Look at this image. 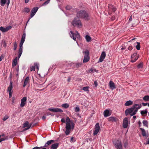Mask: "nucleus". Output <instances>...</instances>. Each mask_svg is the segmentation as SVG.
Returning <instances> with one entry per match:
<instances>
[{
  "mask_svg": "<svg viewBox=\"0 0 149 149\" xmlns=\"http://www.w3.org/2000/svg\"><path fill=\"white\" fill-rule=\"evenodd\" d=\"M141 106L138 104H135L133 107L127 109L125 111L126 116L129 114L131 116L135 115L137 112L138 109H140Z\"/></svg>",
  "mask_w": 149,
  "mask_h": 149,
  "instance_id": "nucleus-1",
  "label": "nucleus"
},
{
  "mask_svg": "<svg viewBox=\"0 0 149 149\" xmlns=\"http://www.w3.org/2000/svg\"><path fill=\"white\" fill-rule=\"evenodd\" d=\"M66 125L65 128L66 130L65 132L66 135H68L69 134L72 129L73 130L74 127V124L73 122H71L70 118L67 117L66 119Z\"/></svg>",
  "mask_w": 149,
  "mask_h": 149,
  "instance_id": "nucleus-2",
  "label": "nucleus"
},
{
  "mask_svg": "<svg viewBox=\"0 0 149 149\" xmlns=\"http://www.w3.org/2000/svg\"><path fill=\"white\" fill-rule=\"evenodd\" d=\"M77 16L79 18L83 19L85 20H88L90 19L89 14L84 10H81L78 12L77 13Z\"/></svg>",
  "mask_w": 149,
  "mask_h": 149,
  "instance_id": "nucleus-3",
  "label": "nucleus"
},
{
  "mask_svg": "<svg viewBox=\"0 0 149 149\" xmlns=\"http://www.w3.org/2000/svg\"><path fill=\"white\" fill-rule=\"evenodd\" d=\"M72 25L74 27L81 28L82 26V24L79 18L77 17L74 18L71 23Z\"/></svg>",
  "mask_w": 149,
  "mask_h": 149,
  "instance_id": "nucleus-4",
  "label": "nucleus"
},
{
  "mask_svg": "<svg viewBox=\"0 0 149 149\" xmlns=\"http://www.w3.org/2000/svg\"><path fill=\"white\" fill-rule=\"evenodd\" d=\"M83 53L85 54L83 62L86 63L89 61L90 59L89 51L88 50L86 49L85 51H83Z\"/></svg>",
  "mask_w": 149,
  "mask_h": 149,
  "instance_id": "nucleus-5",
  "label": "nucleus"
},
{
  "mask_svg": "<svg viewBox=\"0 0 149 149\" xmlns=\"http://www.w3.org/2000/svg\"><path fill=\"white\" fill-rule=\"evenodd\" d=\"M116 10V7L112 4H109L108 6V12L109 14H111L112 12H115Z\"/></svg>",
  "mask_w": 149,
  "mask_h": 149,
  "instance_id": "nucleus-6",
  "label": "nucleus"
},
{
  "mask_svg": "<svg viewBox=\"0 0 149 149\" xmlns=\"http://www.w3.org/2000/svg\"><path fill=\"white\" fill-rule=\"evenodd\" d=\"M23 42H20L19 44V48L18 51V55L17 57L18 59L20 58L22 53L23 45Z\"/></svg>",
  "mask_w": 149,
  "mask_h": 149,
  "instance_id": "nucleus-7",
  "label": "nucleus"
},
{
  "mask_svg": "<svg viewBox=\"0 0 149 149\" xmlns=\"http://www.w3.org/2000/svg\"><path fill=\"white\" fill-rule=\"evenodd\" d=\"M23 42H20L19 44V48L18 51V55L17 57L18 59L20 58L22 53L23 45Z\"/></svg>",
  "mask_w": 149,
  "mask_h": 149,
  "instance_id": "nucleus-8",
  "label": "nucleus"
},
{
  "mask_svg": "<svg viewBox=\"0 0 149 149\" xmlns=\"http://www.w3.org/2000/svg\"><path fill=\"white\" fill-rule=\"evenodd\" d=\"M23 42H20L19 44V48L18 51V55L17 57L18 59L20 58L22 53L23 45Z\"/></svg>",
  "mask_w": 149,
  "mask_h": 149,
  "instance_id": "nucleus-9",
  "label": "nucleus"
},
{
  "mask_svg": "<svg viewBox=\"0 0 149 149\" xmlns=\"http://www.w3.org/2000/svg\"><path fill=\"white\" fill-rule=\"evenodd\" d=\"M38 10V8L37 7H34L32 9L31 11V14L30 15V17L29 19L28 22L29 21L31 18L34 15Z\"/></svg>",
  "mask_w": 149,
  "mask_h": 149,
  "instance_id": "nucleus-10",
  "label": "nucleus"
},
{
  "mask_svg": "<svg viewBox=\"0 0 149 149\" xmlns=\"http://www.w3.org/2000/svg\"><path fill=\"white\" fill-rule=\"evenodd\" d=\"M95 130L94 131L93 134L94 135H97L100 129V127L99 126V124L98 123H97L95 125Z\"/></svg>",
  "mask_w": 149,
  "mask_h": 149,
  "instance_id": "nucleus-11",
  "label": "nucleus"
},
{
  "mask_svg": "<svg viewBox=\"0 0 149 149\" xmlns=\"http://www.w3.org/2000/svg\"><path fill=\"white\" fill-rule=\"evenodd\" d=\"M48 110L49 111H50L55 112L61 113L63 111L62 109L58 108H49L48 109Z\"/></svg>",
  "mask_w": 149,
  "mask_h": 149,
  "instance_id": "nucleus-12",
  "label": "nucleus"
},
{
  "mask_svg": "<svg viewBox=\"0 0 149 149\" xmlns=\"http://www.w3.org/2000/svg\"><path fill=\"white\" fill-rule=\"evenodd\" d=\"M106 56V53L105 52L103 51L99 58V60L98 63H100L102 62L103 61L104 59L105 58Z\"/></svg>",
  "mask_w": 149,
  "mask_h": 149,
  "instance_id": "nucleus-13",
  "label": "nucleus"
},
{
  "mask_svg": "<svg viewBox=\"0 0 149 149\" xmlns=\"http://www.w3.org/2000/svg\"><path fill=\"white\" fill-rule=\"evenodd\" d=\"M128 124V118H127L126 117L124 118L123 121V127L125 128H126L127 127Z\"/></svg>",
  "mask_w": 149,
  "mask_h": 149,
  "instance_id": "nucleus-14",
  "label": "nucleus"
},
{
  "mask_svg": "<svg viewBox=\"0 0 149 149\" xmlns=\"http://www.w3.org/2000/svg\"><path fill=\"white\" fill-rule=\"evenodd\" d=\"M26 97H23L21 100V103L20 104V107H23L25 105L26 103Z\"/></svg>",
  "mask_w": 149,
  "mask_h": 149,
  "instance_id": "nucleus-15",
  "label": "nucleus"
},
{
  "mask_svg": "<svg viewBox=\"0 0 149 149\" xmlns=\"http://www.w3.org/2000/svg\"><path fill=\"white\" fill-rule=\"evenodd\" d=\"M118 142L116 143L115 144V147L117 149H122V143L120 141H118Z\"/></svg>",
  "mask_w": 149,
  "mask_h": 149,
  "instance_id": "nucleus-16",
  "label": "nucleus"
},
{
  "mask_svg": "<svg viewBox=\"0 0 149 149\" xmlns=\"http://www.w3.org/2000/svg\"><path fill=\"white\" fill-rule=\"evenodd\" d=\"M36 68L38 70L39 68V64L37 63H35L34 64V65L32 66L30 68V71H35V68Z\"/></svg>",
  "mask_w": 149,
  "mask_h": 149,
  "instance_id": "nucleus-17",
  "label": "nucleus"
},
{
  "mask_svg": "<svg viewBox=\"0 0 149 149\" xmlns=\"http://www.w3.org/2000/svg\"><path fill=\"white\" fill-rule=\"evenodd\" d=\"M32 125V124L30 123L29 124V123L28 121H26L25 122L24 124V127H27L26 128L25 130H27L29 129Z\"/></svg>",
  "mask_w": 149,
  "mask_h": 149,
  "instance_id": "nucleus-18",
  "label": "nucleus"
},
{
  "mask_svg": "<svg viewBox=\"0 0 149 149\" xmlns=\"http://www.w3.org/2000/svg\"><path fill=\"white\" fill-rule=\"evenodd\" d=\"M70 33L69 34L70 37L74 40L76 41V38H77V36H76V35H75V33L72 31H70Z\"/></svg>",
  "mask_w": 149,
  "mask_h": 149,
  "instance_id": "nucleus-19",
  "label": "nucleus"
},
{
  "mask_svg": "<svg viewBox=\"0 0 149 149\" xmlns=\"http://www.w3.org/2000/svg\"><path fill=\"white\" fill-rule=\"evenodd\" d=\"M109 87L112 90H113L116 88L114 83L112 81H110L109 82Z\"/></svg>",
  "mask_w": 149,
  "mask_h": 149,
  "instance_id": "nucleus-20",
  "label": "nucleus"
},
{
  "mask_svg": "<svg viewBox=\"0 0 149 149\" xmlns=\"http://www.w3.org/2000/svg\"><path fill=\"white\" fill-rule=\"evenodd\" d=\"M140 129L141 131V134L143 136H146V137H148V134H146V131L144 129L141 128H140Z\"/></svg>",
  "mask_w": 149,
  "mask_h": 149,
  "instance_id": "nucleus-21",
  "label": "nucleus"
},
{
  "mask_svg": "<svg viewBox=\"0 0 149 149\" xmlns=\"http://www.w3.org/2000/svg\"><path fill=\"white\" fill-rule=\"evenodd\" d=\"M104 116L106 117L108 116L111 115V114L109 113V110L108 109H106L104 111Z\"/></svg>",
  "mask_w": 149,
  "mask_h": 149,
  "instance_id": "nucleus-22",
  "label": "nucleus"
},
{
  "mask_svg": "<svg viewBox=\"0 0 149 149\" xmlns=\"http://www.w3.org/2000/svg\"><path fill=\"white\" fill-rule=\"evenodd\" d=\"M29 77H27L25 79L23 85L24 87H25L29 83Z\"/></svg>",
  "mask_w": 149,
  "mask_h": 149,
  "instance_id": "nucleus-23",
  "label": "nucleus"
},
{
  "mask_svg": "<svg viewBox=\"0 0 149 149\" xmlns=\"http://www.w3.org/2000/svg\"><path fill=\"white\" fill-rule=\"evenodd\" d=\"M13 88L12 82L10 81V85L8 88V91L9 92H12V90Z\"/></svg>",
  "mask_w": 149,
  "mask_h": 149,
  "instance_id": "nucleus-24",
  "label": "nucleus"
},
{
  "mask_svg": "<svg viewBox=\"0 0 149 149\" xmlns=\"http://www.w3.org/2000/svg\"><path fill=\"white\" fill-rule=\"evenodd\" d=\"M58 143L53 144L51 146V149H56L58 147Z\"/></svg>",
  "mask_w": 149,
  "mask_h": 149,
  "instance_id": "nucleus-25",
  "label": "nucleus"
},
{
  "mask_svg": "<svg viewBox=\"0 0 149 149\" xmlns=\"http://www.w3.org/2000/svg\"><path fill=\"white\" fill-rule=\"evenodd\" d=\"M108 120L109 121L116 122L118 119L113 117H111L108 118Z\"/></svg>",
  "mask_w": 149,
  "mask_h": 149,
  "instance_id": "nucleus-26",
  "label": "nucleus"
},
{
  "mask_svg": "<svg viewBox=\"0 0 149 149\" xmlns=\"http://www.w3.org/2000/svg\"><path fill=\"white\" fill-rule=\"evenodd\" d=\"M17 64V57H16L13 61L12 65L13 66H15Z\"/></svg>",
  "mask_w": 149,
  "mask_h": 149,
  "instance_id": "nucleus-27",
  "label": "nucleus"
},
{
  "mask_svg": "<svg viewBox=\"0 0 149 149\" xmlns=\"http://www.w3.org/2000/svg\"><path fill=\"white\" fill-rule=\"evenodd\" d=\"M133 103L132 102L131 100H129L127 101L125 104V105L126 106H130L132 105Z\"/></svg>",
  "mask_w": 149,
  "mask_h": 149,
  "instance_id": "nucleus-28",
  "label": "nucleus"
},
{
  "mask_svg": "<svg viewBox=\"0 0 149 149\" xmlns=\"http://www.w3.org/2000/svg\"><path fill=\"white\" fill-rule=\"evenodd\" d=\"M69 105L68 103H64L62 104L61 106L62 107L65 109L68 108L69 107Z\"/></svg>",
  "mask_w": 149,
  "mask_h": 149,
  "instance_id": "nucleus-29",
  "label": "nucleus"
},
{
  "mask_svg": "<svg viewBox=\"0 0 149 149\" xmlns=\"http://www.w3.org/2000/svg\"><path fill=\"white\" fill-rule=\"evenodd\" d=\"M85 38L87 42H89L91 40V38L88 35H87L85 36Z\"/></svg>",
  "mask_w": 149,
  "mask_h": 149,
  "instance_id": "nucleus-30",
  "label": "nucleus"
},
{
  "mask_svg": "<svg viewBox=\"0 0 149 149\" xmlns=\"http://www.w3.org/2000/svg\"><path fill=\"white\" fill-rule=\"evenodd\" d=\"M143 123L144 126L147 127H148V122L146 120H143Z\"/></svg>",
  "mask_w": 149,
  "mask_h": 149,
  "instance_id": "nucleus-31",
  "label": "nucleus"
},
{
  "mask_svg": "<svg viewBox=\"0 0 149 149\" xmlns=\"http://www.w3.org/2000/svg\"><path fill=\"white\" fill-rule=\"evenodd\" d=\"M143 99L145 101H149V96L146 95L144 96L143 97Z\"/></svg>",
  "mask_w": 149,
  "mask_h": 149,
  "instance_id": "nucleus-32",
  "label": "nucleus"
},
{
  "mask_svg": "<svg viewBox=\"0 0 149 149\" xmlns=\"http://www.w3.org/2000/svg\"><path fill=\"white\" fill-rule=\"evenodd\" d=\"M6 0H1L0 4L1 6H3L4 5L6 2Z\"/></svg>",
  "mask_w": 149,
  "mask_h": 149,
  "instance_id": "nucleus-33",
  "label": "nucleus"
},
{
  "mask_svg": "<svg viewBox=\"0 0 149 149\" xmlns=\"http://www.w3.org/2000/svg\"><path fill=\"white\" fill-rule=\"evenodd\" d=\"M82 63H76L75 65H74V67H75L76 68H78L81 65Z\"/></svg>",
  "mask_w": 149,
  "mask_h": 149,
  "instance_id": "nucleus-34",
  "label": "nucleus"
},
{
  "mask_svg": "<svg viewBox=\"0 0 149 149\" xmlns=\"http://www.w3.org/2000/svg\"><path fill=\"white\" fill-rule=\"evenodd\" d=\"M137 45H136V48L137 50H139L140 49V43L138 42H137Z\"/></svg>",
  "mask_w": 149,
  "mask_h": 149,
  "instance_id": "nucleus-35",
  "label": "nucleus"
},
{
  "mask_svg": "<svg viewBox=\"0 0 149 149\" xmlns=\"http://www.w3.org/2000/svg\"><path fill=\"white\" fill-rule=\"evenodd\" d=\"M147 113L148 111L146 110H142L141 112V114L142 115L146 114Z\"/></svg>",
  "mask_w": 149,
  "mask_h": 149,
  "instance_id": "nucleus-36",
  "label": "nucleus"
},
{
  "mask_svg": "<svg viewBox=\"0 0 149 149\" xmlns=\"http://www.w3.org/2000/svg\"><path fill=\"white\" fill-rule=\"evenodd\" d=\"M17 47V44L16 41L14 43V48L13 49L14 51L16 50Z\"/></svg>",
  "mask_w": 149,
  "mask_h": 149,
  "instance_id": "nucleus-37",
  "label": "nucleus"
},
{
  "mask_svg": "<svg viewBox=\"0 0 149 149\" xmlns=\"http://www.w3.org/2000/svg\"><path fill=\"white\" fill-rule=\"evenodd\" d=\"M0 30L3 32H6V28H4L2 26L0 27Z\"/></svg>",
  "mask_w": 149,
  "mask_h": 149,
  "instance_id": "nucleus-38",
  "label": "nucleus"
},
{
  "mask_svg": "<svg viewBox=\"0 0 149 149\" xmlns=\"http://www.w3.org/2000/svg\"><path fill=\"white\" fill-rule=\"evenodd\" d=\"M74 110L75 112H78L80 111V109L79 107L77 106L75 107L74 109Z\"/></svg>",
  "mask_w": 149,
  "mask_h": 149,
  "instance_id": "nucleus-39",
  "label": "nucleus"
},
{
  "mask_svg": "<svg viewBox=\"0 0 149 149\" xmlns=\"http://www.w3.org/2000/svg\"><path fill=\"white\" fill-rule=\"evenodd\" d=\"M30 11V9L27 7H25L24 8V11L27 13H28Z\"/></svg>",
  "mask_w": 149,
  "mask_h": 149,
  "instance_id": "nucleus-40",
  "label": "nucleus"
},
{
  "mask_svg": "<svg viewBox=\"0 0 149 149\" xmlns=\"http://www.w3.org/2000/svg\"><path fill=\"white\" fill-rule=\"evenodd\" d=\"M143 64L142 63H141L137 66V67L138 68H141L143 67Z\"/></svg>",
  "mask_w": 149,
  "mask_h": 149,
  "instance_id": "nucleus-41",
  "label": "nucleus"
},
{
  "mask_svg": "<svg viewBox=\"0 0 149 149\" xmlns=\"http://www.w3.org/2000/svg\"><path fill=\"white\" fill-rule=\"evenodd\" d=\"M82 90L85 91H88V86L84 87L83 88Z\"/></svg>",
  "mask_w": 149,
  "mask_h": 149,
  "instance_id": "nucleus-42",
  "label": "nucleus"
},
{
  "mask_svg": "<svg viewBox=\"0 0 149 149\" xmlns=\"http://www.w3.org/2000/svg\"><path fill=\"white\" fill-rule=\"evenodd\" d=\"M9 118V116L7 115H5L4 116L3 118V121H6V120H7Z\"/></svg>",
  "mask_w": 149,
  "mask_h": 149,
  "instance_id": "nucleus-43",
  "label": "nucleus"
},
{
  "mask_svg": "<svg viewBox=\"0 0 149 149\" xmlns=\"http://www.w3.org/2000/svg\"><path fill=\"white\" fill-rule=\"evenodd\" d=\"M11 28H12V26H7L6 28V32L8 31V30H9Z\"/></svg>",
  "mask_w": 149,
  "mask_h": 149,
  "instance_id": "nucleus-44",
  "label": "nucleus"
},
{
  "mask_svg": "<svg viewBox=\"0 0 149 149\" xmlns=\"http://www.w3.org/2000/svg\"><path fill=\"white\" fill-rule=\"evenodd\" d=\"M137 54L136 53H134L133 54H132L131 55V57L132 58H134L135 56H137Z\"/></svg>",
  "mask_w": 149,
  "mask_h": 149,
  "instance_id": "nucleus-45",
  "label": "nucleus"
},
{
  "mask_svg": "<svg viewBox=\"0 0 149 149\" xmlns=\"http://www.w3.org/2000/svg\"><path fill=\"white\" fill-rule=\"evenodd\" d=\"M75 35H76V36H77V38H78L80 37V35L79 33L77 31H76L75 32Z\"/></svg>",
  "mask_w": 149,
  "mask_h": 149,
  "instance_id": "nucleus-46",
  "label": "nucleus"
},
{
  "mask_svg": "<svg viewBox=\"0 0 149 149\" xmlns=\"http://www.w3.org/2000/svg\"><path fill=\"white\" fill-rule=\"evenodd\" d=\"M128 143L127 141H126L124 143V147L125 148H126L128 146Z\"/></svg>",
  "mask_w": 149,
  "mask_h": 149,
  "instance_id": "nucleus-47",
  "label": "nucleus"
},
{
  "mask_svg": "<svg viewBox=\"0 0 149 149\" xmlns=\"http://www.w3.org/2000/svg\"><path fill=\"white\" fill-rule=\"evenodd\" d=\"M54 141L53 140H51L47 141V145H49L52 142H53Z\"/></svg>",
  "mask_w": 149,
  "mask_h": 149,
  "instance_id": "nucleus-48",
  "label": "nucleus"
},
{
  "mask_svg": "<svg viewBox=\"0 0 149 149\" xmlns=\"http://www.w3.org/2000/svg\"><path fill=\"white\" fill-rule=\"evenodd\" d=\"M75 141L74 140V138L73 137H72L71 138V139H70V142L71 143H72L73 142H74Z\"/></svg>",
  "mask_w": 149,
  "mask_h": 149,
  "instance_id": "nucleus-49",
  "label": "nucleus"
},
{
  "mask_svg": "<svg viewBox=\"0 0 149 149\" xmlns=\"http://www.w3.org/2000/svg\"><path fill=\"white\" fill-rule=\"evenodd\" d=\"M4 57V56L3 54H2L0 57V61H1L2 60L3 58Z\"/></svg>",
  "mask_w": 149,
  "mask_h": 149,
  "instance_id": "nucleus-50",
  "label": "nucleus"
},
{
  "mask_svg": "<svg viewBox=\"0 0 149 149\" xmlns=\"http://www.w3.org/2000/svg\"><path fill=\"white\" fill-rule=\"evenodd\" d=\"M66 9L67 10H70L71 9V8L69 6H67L65 7Z\"/></svg>",
  "mask_w": 149,
  "mask_h": 149,
  "instance_id": "nucleus-51",
  "label": "nucleus"
},
{
  "mask_svg": "<svg viewBox=\"0 0 149 149\" xmlns=\"http://www.w3.org/2000/svg\"><path fill=\"white\" fill-rule=\"evenodd\" d=\"M116 17L114 16H112L111 18V20L113 21L115 20L116 19Z\"/></svg>",
  "mask_w": 149,
  "mask_h": 149,
  "instance_id": "nucleus-52",
  "label": "nucleus"
},
{
  "mask_svg": "<svg viewBox=\"0 0 149 149\" xmlns=\"http://www.w3.org/2000/svg\"><path fill=\"white\" fill-rule=\"evenodd\" d=\"M128 49L129 50H131L132 49V47L131 46H130L128 47Z\"/></svg>",
  "mask_w": 149,
  "mask_h": 149,
  "instance_id": "nucleus-53",
  "label": "nucleus"
},
{
  "mask_svg": "<svg viewBox=\"0 0 149 149\" xmlns=\"http://www.w3.org/2000/svg\"><path fill=\"white\" fill-rule=\"evenodd\" d=\"M122 48H121V50H124L126 49V47L125 46L123 45L121 46Z\"/></svg>",
  "mask_w": 149,
  "mask_h": 149,
  "instance_id": "nucleus-54",
  "label": "nucleus"
},
{
  "mask_svg": "<svg viewBox=\"0 0 149 149\" xmlns=\"http://www.w3.org/2000/svg\"><path fill=\"white\" fill-rule=\"evenodd\" d=\"M94 84L95 86L97 87V86L98 85V83H97V82L96 81H94Z\"/></svg>",
  "mask_w": 149,
  "mask_h": 149,
  "instance_id": "nucleus-55",
  "label": "nucleus"
},
{
  "mask_svg": "<svg viewBox=\"0 0 149 149\" xmlns=\"http://www.w3.org/2000/svg\"><path fill=\"white\" fill-rule=\"evenodd\" d=\"M61 121L63 122V123H65V119H64V118H62L61 120Z\"/></svg>",
  "mask_w": 149,
  "mask_h": 149,
  "instance_id": "nucleus-56",
  "label": "nucleus"
},
{
  "mask_svg": "<svg viewBox=\"0 0 149 149\" xmlns=\"http://www.w3.org/2000/svg\"><path fill=\"white\" fill-rule=\"evenodd\" d=\"M12 92H9V98H10L12 97Z\"/></svg>",
  "mask_w": 149,
  "mask_h": 149,
  "instance_id": "nucleus-57",
  "label": "nucleus"
},
{
  "mask_svg": "<svg viewBox=\"0 0 149 149\" xmlns=\"http://www.w3.org/2000/svg\"><path fill=\"white\" fill-rule=\"evenodd\" d=\"M26 37V34L25 33H24L22 35V38H25Z\"/></svg>",
  "mask_w": 149,
  "mask_h": 149,
  "instance_id": "nucleus-58",
  "label": "nucleus"
},
{
  "mask_svg": "<svg viewBox=\"0 0 149 149\" xmlns=\"http://www.w3.org/2000/svg\"><path fill=\"white\" fill-rule=\"evenodd\" d=\"M148 104L147 103H142V104L143 106H145L148 105Z\"/></svg>",
  "mask_w": 149,
  "mask_h": 149,
  "instance_id": "nucleus-59",
  "label": "nucleus"
},
{
  "mask_svg": "<svg viewBox=\"0 0 149 149\" xmlns=\"http://www.w3.org/2000/svg\"><path fill=\"white\" fill-rule=\"evenodd\" d=\"M25 38H22L21 42H24L25 41Z\"/></svg>",
  "mask_w": 149,
  "mask_h": 149,
  "instance_id": "nucleus-60",
  "label": "nucleus"
},
{
  "mask_svg": "<svg viewBox=\"0 0 149 149\" xmlns=\"http://www.w3.org/2000/svg\"><path fill=\"white\" fill-rule=\"evenodd\" d=\"M47 4V1H45L44 3L42 4V6H45Z\"/></svg>",
  "mask_w": 149,
  "mask_h": 149,
  "instance_id": "nucleus-61",
  "label": "nucleus"
},
{
  "mask_svg": "<svg viewBox=\"0 0 149 149\" xmlns=\"http://www.w3.org/2000/svg\"><path fill=\"white\" fill-rule=\"evenodd\" d=\"M139 56H136L135 57V58H134L136 61L138 58Z\"/></svg>",
  "mask_w": 149,
  "mask_h": 149,
  "instance_id": "nucleus-62",
  "label": "nucleus"
},
{
  "mask_svg": "<svg viewBox=\"0 0 149 149\" xmlns=\"http://www.w3.org/2000/svg\"><path fill=\"white\" fill-rule=\"evenodd\" d=\"M15 98L14 97H13L12 98V102L13 103L14 102Z\"/></svg>",
  "mask_w": 149,
  "mask_h": 149,
  "instance_id": "nucleus-63",
  "label": "nucleus"
},
{
  "mask_svg": "<svg viewBox=\"0 0 149 149\" xmlns=\"http://www.w3.org/2000/svg\"><path fill=\"white\" fill-rule=\"evenodd\" d=\"M136 61L134 59L132 60L131 62L132 63H134Z\"/></svg>",
  "mask_w": 149,
  "mask_h": 149,
  "instance_id": "nucleus-64",
  "label": "nucleus"
}]
</instances>
